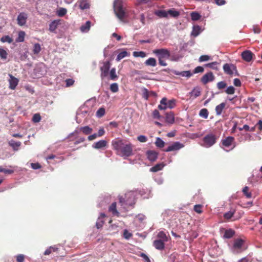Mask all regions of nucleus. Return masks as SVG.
<instances>
[{
	"label": "nucleus",
	"mask_w": 262,
	"mask_h": 262,
	"mask_svg": "<svg viewBox=\"0 0 262 262\" xmlns=\"http://www.w3.org/2000/svg\"><path fill=\"white\" fill-rule=\"evenodd\" d=\"M113 149L116 154L122 157H129L133 155L134 145L128 141L116 139L112 142Z\"/></svg>",
	"instance_id": "obj_1"
},
{
	"label": "nucleus",
	"mask_w": 262,
	"mask_h": 262,
	"mask_svg": "<svg viewBox=\"0 0 262 262\" xmlns=\"http://www.w3.org/2000/svg\"><path fill=\"white\" fill-rule=\"evenodd\" d=\"M114 10L117 17L122 21H125L128 17V10L122 0H115Z\"/></svg>",
	"instance_id": "obj_2"
},
{
	"label": "nucleus",
	"mask_w": 262,
	"mask_h": 262,
	"mask_svg": "<svg viewBox=\"0 0 262 262\" xmlns=\"http://www.w3.org/2000/svg\"><path fill=\"white\" fill-rule=\"evenodd\" d=\"M119 200L124 212L127 210L128 206H132L135 204V195L132 192L126 193L124 197L119 196Z\"/></svg>",
	"instance_id": "obj_3"
},
{
	"label": "nucleus",
	"mask_w": 262,
	"mask_h": 262,
	"mask_svg": "<svg viewBox=\"0 0 262 262\" xmlns=\"http://www.w3.org/2000/svg\"><path fill=\"white\" fill-rule=\"evenodd\" d=\"M216 136L212 134L207 135L203 138L204 146L206 147H211L216 142Z\"/></svg>",
	"instance_id": "obj_4"
},
{
	"label": "nucleus",
	"mask_w": 262,
	"mask_h": 262,
	"mask_svg": "<svg viewBox=\"0 0 262 262\" xmlns=\"http://www.w3.org/2000/svg\"><path fill=\"white\" fill-rule=\"evenodd\" d=\"M158 59H168L170 56L169 51L166 49H156L153 51Z\"/></svg>",
	"instance_id": "obj_5"
},
{
	"label": "nucleus",
	"mask_w": 262,
	"mask_h": 262,
	"mask_svg": "<svg viewBox=\"0 0 262 262\" xmlns=\"http://www.w3.org/2000/svg\"><path fill=\"white\" fill-rule=\"evenodd\" d=\"M111 63L110 61H105L103 62V66L101 67V77L103 79L108 75V72L110 69Z\"/></svg>",
	"instance_id": "obj_6"
},
{
	"label": "nucleus",
	"mask_w": 262,
	"mask_h": 262,
	"mask_svg": "<svg viewBox=\"0 0 262 262\" xmlns=\"http://www.w3.org/2000/svg\"><path fill=\"white\" fill-rule=\"evenodd\" d=\"M244 243V241L241 238H237L234 241L233 244V248L236 251L237 253H241L246 249V248L242 249Z\"/></svg>",
	"instance_id": "obj_7"
},
{
	"label": "nucleus",
	"mask_w": 262,
	"mask_h": 262,
	"mask_svg": "<svg viewBox=\"0 0 262 262\" xmlns=\"http://www.w3.org/2000/svg\"><path fill=\"white\" fill-rule=\"evenodd\" d=\"M184 147V145L179 142H174L171 145H169L166 149L163 150L165 152H169L171 151H176Z\"/></svg>",
	"instance_id": "obj_8"
},
{
	"label": "nucleus",
	"mask_w": 262,
	"mask_h": 262,
	"mask_svg": "<svg viewBox=\"0 0 262 262\" xmlns=\"http://www.w3.org/2000/svg\"><path fill=\"white\" fill-rule=\"evenodd\" d=\"M214 79V76L212 72H208L204 75L201 79V81L206 84L209 82L212 81Z\"/></svg>",
	"instance_id": "obj_9"
},
{
	"label": "nucleus",
	"mask_w": 262,
	"mask_h": 262,
	"mask_svg": "<svg viewBox=\"0 0 262 262\" xmlns=\"http://www.w3.org/2000/svg\"><path fill=\"white\" fill-rule=\"evenodd\" d=\"M107 141L105 140H101L95 142L92 145V147L96 149H100L105 148L107 145Z\"/></svg>",
	"instance_id": "obj_10"
},
{
	"label": "nucleus",
	"mask_w": 262,
	"mask_h": 262,
	"mask_svg": "<svg viewBox=\"0 0 262 262\" xmlns=\"http://www.w3.org/2000/svg\"><path fill=\"white\" fill-rule=\"evenodd\" d=\"M223 70L227 74L232 75L233 74V71L236 70V67L232 64L225 63L223 66Z\"/></svg>",
	"instance_id": "obj_11"
},
{
	"label": "nucleus",
	"mask_w": 262,
	"mask_h": 262,
	"mask_svg": "<svg viewBox=\"0 0 262 262\" xmlns=\"http://www.w3.org/2000/svg\"><path fill=\"white\" fill-rule=\"evenodd\" d=\"M146 155L150 161L154 162L157 159L159 153L155 150H149L146 151Z\"/></svg>",
	"instance_id": "obj_12"
},
{
	"label": "nucleus",
	"mask_w": 262,
	"mask_h": 262,
	"mask_svg": "<svg viewBox=\"0 0 262 262\" xmlns=\"http://www.w3.org/2000/svg\"><path fill=\"white\" fill-rule=\"evenodd\" d=\"M241 55L243 60L250 62L252 60L253 54L249 50H246L242 53Z\"/></svg>",
	"instance_id": "obj_13"
},
{
	"label": "nucleus",
	"mask_w": 262,
	"mask_h": 262,
	"mask_svg": "<svg viewBox=\"0 0 262 262\" xmlns=\"http://www.w3.org/2000/svg\"><path fill=\"white\" fill-rule=\"evenodd\" d=\"M27 15L25 13H20L17 16V20L20 26L24 25L27 20Z\"/></svg>",
	"instance_id": "obj_14"
},
{
	"label": "nucleus",
	"mask_w": 262,
	"mask_h": 262,
	"mask_svg": "<svg viewBox=\"0 0 262 262\" xmlns=\"http://www.w3.org/2000/svg\"><path fill=\"white\" fill-rule=\"evenodd\" d=\"M108 211L112 213V214L114 216H119L120 213L118 211L117 209V204L116 202L113 203L108 208Z\"/></svg>",
	"instance_id": "obj_15"
},
{
	"label": "nucleus",
	"mask_w": 262,
	"mask_h": 262,
	"mask_svg": "<svg viewBox=\"0 0 262 262\" xmlns=\"http://www.w3.org/2000/svg\"><path fill=\"white\" fill-rule=\"evenodd\" d=\"M166 13L167 15V17L168 16H170L172 17L176 18L178 17L180 14V12L174 8L168 9V10H167Z\"/></svg>",
	"instance_id": "obj_16"
},
{
	"label": "nucleus",
	"mask_w": 262,
	"mask_h": 262,
	"mask_svg": "<svg viewBox=\"0 0 262 262\" xmlns=\"http://www.w3.org/2000/svg\"><path fill=\"white\" fill-rule=\"evenodd\" d=\"M155 248L159 250H162L165 248V243L158 239L155 240L153 242Z\"/></svg>",
	"instance_id": "obj_17"
},
{
	"label": "nucleus",
	"mask_w": 262,
	"mask_h": 262,
	"mask_svg": "<svg viewBox=\"0 0 262 262\" xmlns=\"http://www.w3.org/2000/svg\"><path fill=\"white\" fill-rule=\"evenodd\" d=\"M173 73L176 75L186 77L187 78H189L193 75V73H192L190 71H184L182 72L174 71Z\"/></svg>",
	"instance_id": "obj_18"
},
{
	"label": "nucleus",
	"mask_w": 262,
	"mask_h": 262,
	"mask_svg": "<svg viewBox=\"0 0 262 262\" xmlns=\"http://www.w3.org/2000/svg\"><path fill=\"white\" fill-rule=\"evenodd\" d=\"M152 0H137L136 5L137 6H143L146 5L148 7H150L152 6Z\"/></svg>",
	"instance_id": "obj_19"
},
{
	"label": "nucleus",
	"mask_w": 262,
	"mask_h": 262,
	"mask_svg": "<svg viewBox=\"0 0 262 262\" xmlns=\"http://www.w3.org/2000/svg\"><path fill=\"white\" fill-rule=\"evenodd\" d=\"M165 121L169 124H173L174 122V114L172 112L167 113L165 116Z\"/></svg>",
	"instance_id": "obj_20"
},
{
	"label": "nucleus",
	"mask_w": 262,
	"mask_h": 262,
	"mask_svg": "<svg viewBox=\"0 0 262 262\" xmlns=\"http://www.w3.org/2000/svg\"><path fill=\"white\" fill-rule=\"evenodd\" d=\"M158 240L161 241L164 243L167 242L168 241V237L165 232L161 231H160L157 234Z\"/></svg>",
	"instance_id": "obj_21"
},
{
	"label": "nucleus",
	"mask_w": 262,
	"mask_h": 262,
	"mask_svg": "<svg viewBox=\"0 0 262 262\" xmlns=\"http://www.w3.org/2000/svg\"><path fill=\"white\" fill-rule=\"evenodd\" d=\"M234 140V138L233 137H228L226 139L222 140V144L224 146L228 147L231 145Z\"/></svg>",
	"instance_id": "obj_22"
},
{
	"label": "nucleus",
	"mask_w": 262,
	"mask_h": 262,
	"mask_svg": "<svg viewBox=\"0 0 262 262\" xmlns=\"http://www.w3.org/2000/svg\"><path fill=\"white\" fill-rule=\"evenodd\" d=\"M201 94V89L199 87H195L193 90L189 93L191 96H193L194 98H196L200 96Z\"/></svg>",
	"instance_id": "obj_23"
},
{
	"label": "nucleus",
	"mask_w": 262,
	"mask_h": 262,
	"mask_svg": "<svg viewBox=\"0 0 262 262\" xmlns=\"http://www.w3.org/2000/svg\"><path fill=\"white\" fill-rule=\"evenodd\" d=\"M10 86L9 88L11 90H14L18 84V80L17 78L11 76V79L9 81Z\"/></svg>",
	"instance_id": "obj_24"
},
{
	"label": "nucleus",
	"mask_w": 262,
	"mask_h": 262,
	"mask_svg": "<svg viewBox=\"0 0 262 262\" xmlns=\"http://www.w3.org/2000/svg\"><path fill=\"white\" fill-rule=\"evenodd\" d=\"M167 11L157 10L154 12L155 14L159 18H167Z\"/></svg>",
	"instance_id": "obj_25"
},
{
	"label": "nucleus",
	"mask_w": 262,
	"mask_h": 262,
	"mask_svg": "<svg viewBox=\"0 0 262 262\" xmlns=\"http://www.w3.org/2000/svg\"><path fill=\"white\" fill-rule=\"evenodd\" d=\"M80 132L85 135H90L93 132V128L89 126L81 127L79 128Z\"/></svg>",
	"instance_id": "obj_26"
},
{
	"label": "nucleus",
	"mask_w": 262,
	"mask_h": 262,
	"mask_svg": "<svg viewBox=\"0 0 262 262\" xmlns=\"http://www.w3.org/2000/svg\"><path fill=\"white\" fill-rule=\"evenodd\" d=\"M9 144L13 148L14 150H17L18 149V147L21 145V142L19 141L16 142L13 140H11L9 141Z\"/></svg>",
	"instance_id": "obj_27"
},
{
	"label": "nucleus",
	"mask_w": 262,
	"mask_h": 262,
	"mask_svg": "<svg viewBox=\"0 0 262 262\" xmlns=\"http://www.w3.org/2000/svg\"><path fill=\"white\" fill-rule=\"evenodd\" d=\"M225 106H226V104L225 103L223 102V103H221V104H220L219 105H217L215 107V112H216V115L219 116V115H221V114L223 112V110L225 107Z\"/></svg>",
	"instance_id": "obj_28"
},
{
	"label": "nucleus",
	"mask_w": 262,
	"mask_h": 262,
	"mask_svg": "<svg viewBox=\"0 0 262 262\" xmlns=\"http://www.w3.org/2000/svg\"><path fill=\"white\" fill-rule=\"evenodd\" d=\"M129 55H130L129 53L127 52L126 51H123L118 54L116 60L117 61H119L123 58H124L126 56H129Z\"/></svg>",
	"instance_id": "obj_29"
},
{
	"label": "nucleus",
	"mask_w": 262,
	"mask_h": 262,
	"mask_svg": "<svg viewBox=\"0 0 262 262\" xmlns=\"http://www.w3.org/2000/svg\"><path fill=\"white\" fill-rule=\"evenodd\" d=\"M164 165L163 163H159L157 164L154 166L152 167L150 169V171L151 172H157L159 170H161L162 169V168L164 167Z\"/></svg>",
	"instance_id": "obj_30"
},
{
	"label": "nucleus",
	"mask_w": 262,
	"mask_h": 262,
	"mask_svg": "<svg viewBox=\"0 0 262 262\" xmlns=\"http://www.w3.org/2000/svg\"><path fill=\"white\" fill-rule=\"evenodd\" d=\"M91 21H87L85 24L80 27V30L82 32H86L90 30L91 27Z\"/></svg>",
	"instance_id": "obj_31"
},
{
	"label": "nucleus",
	"mask_w": 262,
	"mask_h": 262,
	"mask_svg": "<svg viewBox=\"0 0 262 262\" xmlns=\"http://www.w3.org/2000/svg\"><path fill=\"white\" fill-rule=\"evenodd\" d=\"M145 64L146 66L155 67L157 64V61L155 58L150 57L145 61Z\"/></svg>",
	"instance_id": "obj_32"
},
{
	"label": "nucleus",
	"mask_w": 262,
	"mask_h": 262,
	"mask_svg": "<svg viewBox=\"0 0 262 262\" xmlns=\"http://www.w3.org/2000/svg\"><path fill=\"white\" fill-rule=\"evenodd\" d=\"M235 234V232L232 229L226 230L225 232L224 237L226 238H231Z\"/></svg>",
	"instance_id": "obj_33"
},
{
	"label": "nucleus",
	"mask_w": 262,
	"mask_h": 262,
	"mask_svg": "<svg viewBox=\"0 0 262 262\" xmlns=\"http://www.w3.org/2000/svg\"><path fill=\"white\" fill-rule=\"evenodd\" d=\"M167 99L166 98H163L160 101V104L158 105V108L161 110H164L167 108V105L166 104Z\"/></svg>",
	"instance_id": "obj_34"
},
{
	"label": "nucleus",
	"mask_w": 262,
	"mask_h": 262,
	"mask_svg": "<svg viewBox=\"0 0 262 262\" xmlns=\"http://www.w3.org/2000/svg\"><path fill=\"white\" fill-rule=\"evenodd\" d=\"M79 7L82 10H84L89 8L90 4L85 0H82L80 2Z\"/></svg>",
	"instance_id": "obj_35"
},
{
	"label": "nucleus",
	"mask_w": 262,
	"mask_h": 262,
	"mask_svg": "<svg viewBox=\"0 0 262 262\" xmlns=\"http://www.w3.org/2000/svg\"><path fill=\"white\" fill-rule=\"evenodd\" d=\"M209 112L206 108H202L200 111L199 115L204 119H207L208 117Z\"/></svg>",
	"instance_id": "obj_36"
},
{
	"label": "nucleus",
	"mask_w": 262,
	"mask_h": 262,
	"mask_svg": "<svg viewBox=\"0 0 262 262\" xmlns=\"http://www.w3.org/2000/svg\"><path fill=\"white\" fill-rule=\"evenodd\" d=\"M155 145L159 148H162L165 145V142L159 137L156 138Z\"/></svg>",
	"instance_id": "obj_37"
},
{
	"label": "nucleus",
	"mask_w": 262,
	"mask_h": 262,
	"mask_svg": "<svg viewBox=\"0 0 262 262\" xmlns=\"http://www.w3.org/2000/svg\"><path fill=\"white\" fill-rule=\"evenodd\" d=\"M67 12V10L66 8H59L56 14L59 17H62L64 16Z\"/></svg>",
	"instance_id": "obj_38"
},
{
	"label": "nucleus",
	"mask_w": 262,
	"mask_h": 262,
	"mask_svg": "<svg viewBox=\"0 0 262 262\" xmlns=\"http://www.w3.org/2000/svg\"><path fill=\"white\" fill-rule=\"evenodd\" d=\"M41 51V47L39 43H36L34 45L33 52L34 54H38Z\"/></svg>",
	"instance_id": "obj_39"
},
{
	"label": "nucleus",
	"mask_w": 262,
	"mask_h": 262,
	"mask_svg": "<svg viewBox=\"0 0 262 262\" xmlns=\"http://www.w3.org/2000/svg\"><path fill=\"white\" fill-rule=\"evenodd\" d=\"M58 25V21L57 20H54L51 22L50 24L49 29L51 31H54L57 28Z\"/></svg>",
	"instance_id": "obj_40"
},
{
	"label": "nucleus",
	"mask_w": 262,
	"mask_h": 262,
	"mask_svg": "<svg viewBox=\"0 0 262 262\" xmlns=\"http://www.w3.org/2000/svg\"><path fill=\"white\" fill-rule=\"evenodd\" d=\"M133 55L135 57H140L144 58L146 56V53L143 51H135L133 52Z\"/></svg>",
	"instance_id": "obj_41"
},
{
	"label": "nucleus",
	"mask_w": 262,
	"mask_h": 262,
	"mask_svg": "<svg viewBox=\"0 0 262 262\" xmlns=\"http://www.w3.org/2000/svg\"><path fill=\"white\" fill-rule=\"evenodd\" d=\"M110 78L111 80H115L118 78V76L116 73L115 68H112L110 71Z\"/></svg>",
	"instance_id": "obj_42"
},
{
	"label": "nucleus",
	"mask_w": 262,
	"mask_h": 262,
	"mask_svg": "<svg viewBox=\"0 0 262 262\" xmlns=\"http://www.w3.org/2000/svg\"><path fill=\"white\" fill-rule=\"evenodd\" d=\"M166 104L167 105V108H172L176 105V100L174 99H172L169 100L168 101H166Z\"/></svg>",
	"instance_id": "obj_43"
},
{
	"label": "nucleus",
	"mask_w": 262,
	"mask_h": 262,
	"mask_svg": "<svg viewBox=\"0 0 262 262\" xmlns=\"http://www.w3.org/2000/svg\"><path fill=\"white\" fill-rule=\"evenodd\" d=\"M242 191L247 198H251V193L249 192V187L248 186H245V187H244Z\"/></svg>",
	"instance_id": "obj_44"
},
{
	"label": "nucleus",
	"mask_w": 262,
	"mask_h": 262,
	"mask_svg": "<svg viewBox=\"0 0 262 262\" xmlns=\"http://www.w3.org/2000/svg\"><path fill=\"white\" fill-rule=\"evenodd\" d=\"M105 109L103 107H101L97 111L96 116L99 118H101L105 115Z\"/></svg>",
	"instance_id": "obj_45"
},
{
	"label": "nucleus",
	"mask_w": 262,
	"mask_h": 262,
	"mask_svg": "<svg viewBox=\"0 0 262 262\" xmlns=\"http://www.w3.org/2000/svg\"><path fill=\"white\" fill-rule=\"evenodd\" d=\"M191 18L192 20H198L201 18V15L198 12H192L191 13Z\"/></svg>",
	"instance_id": "obj_46"
},
{
	"label": "nucleus",
	"mask_w": 262,
	"mask_h": 262,
	"mask_svg": "<svg viewBox=\"0 0 262 262\" xmlns=\"http://www.w3.org/2000/svg\"><path fill=\"white\" fill-rule=\"evenodd\" d=\"M110 90L113 93H116L119 91L118 85L117 83H114L110 85Z\"/></svg>",
	"instance_id": "obj_47"
},
{
	"label": "nucleus",
	"mask_w": 262,
	"mask_h": 262,
	"mask_svg": "<svg viewBox=\"0 0 262 262\" xmlns=\"http://www.w3.org/2000/svg\"><path fill=\"white\" fill-rule=\"evenodd\" d=\"M234 213H235L234 210H233V211L230 210L229 212L225 213L224 214V217L225 219H226L227 220H229L233 216Z\"/></svg>",
	"instance_id": "obj_48"
},
{
	"label": "nucleus",
	"mask_w": 262,
	"mask_h": 262,
	"mask_svg": "<svg viewBox=\"0 0 262 262\" xmlns=\"http://www.w3.org/2000/svg\"><path fill=\"white\" fill-rule=\"evenodd\" d=\"M8 56V53L3 49H0V57L2 59H6Z\"/></svg>",
	"instance_id": "obj_49"
},
{
	"label": "nucleus",
	"mask_w": 262,
	"mask_h": 262,
	"mask_svg": "<svg viewBox=\"0 0 262 262\" xmlns=\"http://www.w3.org/2000/svg\"><path fill=\"white\" fill-rule=\"evenodd\" d=\"M216 86L219 90H223L227 86V83L224 81H220L217 83Z\"/></svg>",
	"instance_id": "obj_50"
},
{
	"label": "nucleus",
	"mask_w": 262,
	"mask_h": 262,
	"mask_svg": "<svg viewBox=\"0 0 262 262\" xmlns=\"http://www.w3.org/2000/svg\"><path fill=\"white\" fill-rule=\"evenodd\" d=\"M204 28L199 26H194L192 33H201L204 31Z\"/></svg>",
	"instance_id": "obj_51"
},
{
	"label": "nucleus",
	"mask_w": 262,
	"mask_h": 262,
	"mask_svg": "<svg viewBox=\"0 0 262 262\" xmlns=\"http://www.w3.org/2000/svg\"><path fill=\"white\" fill-rule=\"evenodd\" d=\"M41 120V116L39 114H35L33 115L32 120L34 123H38Z\"/></svg>",
	"instance_id": "obj_52"
},
{
	"label": "nucleus",
	"mask_w": 262,
	"mask_h": 262,
	"mask_svg": "<svg viewBox=\"0 0 262 262\" xmlns=\"http://www.w3.org/2000/svg\"><path fill=\"white\" fill-rule=\"evenodd\" d=\"M149 96V92L148 91V90L146 88H144L143 89V93H142V97L144 98L145 100H148Z\"/></svg>",
	"instance_id": "obj_53"
},
{
	"label": "nucleus",
	"mask_w": 262,
	"mask_h": 262,
	"mask_svg": "<svg viewBox=\"0 0 262 262\" xmlns=\"http://www.w3.org/2000/svg\"><path fill=\"white\" fill-rule=\"evenodd\" d=\"M1 40L3 42H7L9 43H11L12 42L13 39H12V38H11L10 37H9L8 35H7V36H3V37H2L1 39Z\"/></svg>",
	"instance_id": "obj_54"
},
{
	"label": "nucleus",
	"mask_w": 262,
	"mask_h": 262,
	"mask_svg": "<svg viewBox=\"0 0 262 262\" xmlns=\"http://www.w3.org/2000/svg\"><path fill=\"white\" fill-rule=\"evenodd\" d=\"M225 92L229 95L233 94L235 93V88L233 86H230L227 88Z\"/></svg>",
	"instance_id": "obj_55"
},
{
	"label": "nucleus",
	"mask_w": 262,
	"mask_h": 262,
	"mask_svg": "<svg viewBox=\"0 0 262 262\" xmlns=\"http://www.w3.org/2000/svg\"><path fill=\"white\" fill-rule=\"evenodd\" d=\"M57 250V248L50 247L49 249H47L45 252L44 254L46 255H49L50 253H51L53 251H55Z\"/></svg>",
	"instance_id": "obj_56"
},
{
	"label": "nucleus",
	"mask_w": 262,
	"mask_h": 262,
	"mask_svg": "<svg viewBox=\"0 0 262 262\" xmlns=\"http://www.w3.org/2000/svg\"><path fill=\"white\" fill-rule=\"evenodd\" d=\"M4 172L6 174H12L14 172L13 170L6 169L4 168L2 166H0V172Z\"/></svg>",
	"instance_id": "obj_57"
},
{
	"label": "nucleus",
	"mask_w": 262,
	"mask_h": 262,
	"mask_svg": "<svg viewBox=\"0 0 262 262\" xmlns=\"http://www.w3.org/2000/svg\"><path fill=\"white\" fill-rule=\"evenodd\" d=\"M202 205H195L194 206V210L198 213H201L202 212Z\"/></svg>",
	"instance_id": "obj_58"
},
{
	"label": "nucleus",
	"mask_w": 262,
	"mask_h": 262,
	"mask_svg": "<svg viewBox=\"0 0 262 262\" xmlns=\"http://www.w3.org/2000/svg\"><path fill=\"white\" fill-rule=\"evenodd\" d=\"M132 234L129 232L126 229L124 230L123 232V237L126 239H128L130 237L132 236Z\"/></svg>",
	"instance_id": "obj_59"
},
{
	"label": "nucleus",
	"mask_w": 262,
	"mask_h": 262,
	"mask_svg": "<svg viewBox=\"0 0 262 262\" xmlns=\"http://www.w3.org/2000/svg\"><path fill=\"white\" fill-rule=\"evenodd\" d=\"M152 117L155 119H160L161 116L160 115L159 111L157 110H155L152 112Z\"/></svg>",
	"instance_id": "obj_60"
},
{
	"label": "nucleus",
	"mask_w": 262,
	"mask_h": 262,
	"mask_svg": "<svg viewBox=\"0 0 262 262\" xmlns=\"http://www.w3.org/2000/svg\"><path fill=\"white\" fill-rule=\"evenodd\" d=\"M204 70V68L202 67L198 66L194 69L192 73L195 74L198 73H202Z\"/></svg>",
	"instance_id": "obj_61"
},
{
	"label": "nucleus",
	"mask_w": 262,
	"mask_h": 262,
	"mask_svg": "<svg viewBox=\"0 0 262 262\" xmlns=\"http://www.w3.org/2000/svg\"><path fill=\"white\" fill-rule=\"evenodd\" d=\"M138 140L140 142H146L147 141V138L144 135H140L137 137Z\"/></svg>",
	"instance_id": "obj_62"
},
{
	"label": "nucleus",
	"mask_w": 262,
	"mask_h": 262,
	"mask_svg": "<svg viewBox=\"0 0 262 262\" xmlns=\"http://www.w3.org/2000/svg\"><path fill=\"white\" fill-rule=\"evenodd\" d=\"M25 256L23 254H19L16 256L17 262H24Z\"/></svg>",
	"instance_id": "obj_63"
},
{
	"label": "nucleus",
	"mask_w": 262,
	"mask_h": 262,
	"mask_svg": "<svg viewBox=\"0 0 262 262\" xmlns=\"http://www.w3.org/2000/svg\"><path fill=\"white\" fill-rule=\"evenodd\" d=\"M255 126L258 128V130L261 132L262 130V120H259L255 124Z\"/></svg>",
	"instance_id": "obj_64"
}]
</instances>
